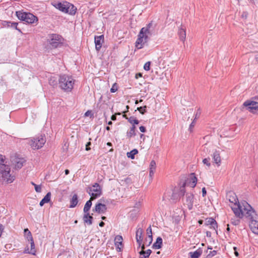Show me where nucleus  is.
Masks as SVG:
<instances>
[{"instance_id":"1","label":"nucleus","mask_w":258,"mask_h":258,"mask_svg":"<svg viewBox=\"0 0 258 258\" xmlns=\"http://www.w3.org/2000/svg\"><path fill=\"white\" fill-rule=\"evenodd\" d=\"M226 199L231 203V210H254L245 201L239 202L235 193L229 191L226 193Z\"/></svg>"},{"instance_id":"2","label":"nucleus","mask_w":258,"mask_h":258,"mask_svg":"<svg viewBox=\"0 0 258 258\" xmlns=\"http://www.w3.org/2000/svg\"><path fill=\"white\" fill-rule=\"evenodd\" d=\"M185 192V190L183 186L168 189L164 194L163 200L170 204L175 203L182 196H184Z\"/></svg>"},{"instance_id":"3","label":"nucleus","mask_w":258,"mask_h":258,"mask_svg":"<svg viewBox=\"0 0 258 258\" xmlns=\"http://www.w3.org/2000/svg\"><path fill=\"white\" fill-rule=\"evenodd\" d=\"M5 161V157L0 155V181L10 183L13 182L15 176L10 174L11 168Z\"/></svg>"},{"instance_id":"4","label":"nucleus","mask_w":258,"mask_h":258,"mask_svg":"<svg viewBox=\"0 0 258 258\" xmlns=\"http://www.w3.org/2000/svg\"><path fill=\"white\" fill-rule=\"evenodd\" d=\"M74 80L71 76L61 75L58 80L59 87L66 92H70L73 88Z\"/></svg>"},{"instance_id":"5","label":"nucleus","mask_w":258,"mask_h":258,"mask_svg":"<svg viewBox=\"0 0 258 258\" xmlns=\"http://www.w3.org/2000/svg\"><path fill=\"white\" fill-rule=\"evenodd\" d=\"M235 217L239 219H258V213L256 211H233Z\"/></svg>"},{"instance_id":"6","label":"nucleus","mask_w":258,"mask_h":258,"mask_svg":"<svg viewBox=\"0 0 258 258\" xmlns=\"http://www.w3.org/2000/svg\"><path fill=\"white\" fill-rule=\"evenodd\" d=\"M16 15L21 21H25L28 24H34L38 21V18L33 14L24 12L23 10L17 11Z\"/></svg>"},{"instance_id":"7","label":"nucleus","mask_w":258,"mask_h":258,"mask_svg":"<svg viewBox=\"0 0 258 258\" xmlns=\"http://www.w3.org/2000/svg\"><path fill=\"white\" fill-rule=\"evenodd\" d=\"M16 15L21 21H25L28 24H34L38 21V18L33 14L24 12L23 10L17 11Z\"/></svg>"},{"instance_id":"8","label":"nucleus","mask_w":258,"mask_h":258,"mask_svg":"<svg viewBox=\"0 0 258 258\" xmlns=\"http://www.w3.org/2000/svg\"><path fill=\"white\" fill-rule=\"evenodd\" d=\"M45 142V137L43 135H40L30 140L29 144L32 149H39L43 147Z\"/></svg>"},{"instance_id":"9","label":"nucleus","mask_w":258,"mask_h":258,"mask_svg":"<svg viewBox=\"0 0 258 258\" xmlns=\"http://www.w3.org/2000/svg\"><path fill=\"white\" fill-rule=\"evenodd\" d=\"M62 38L56 34H52L49 35L48 42L53 48H57L61 45Z\"/></svg>"},{"instance_id":"10","label":"nucleus","mask_w":258,"mask_h":258,"mask_svg":"<svg viewBox=\"0 0 258 258\" xmlns=\"http://www.w3.org/2000/svg\"><path fill=\"white\" fill-rule=\"evenodd\" d=\"M89 194L91 196L92 198L96 199L101 195V186L97 183H95L92 187H89Z\"/></svg>"},{"instance_id":"11","label":"nucleus","mask_w":258,"mask_h":258,"mask_svg":"<svg viewBox=\"0 0 258 258\" xmlns=\"http://www.w3.org/2000/svg\"><path fill=\"white\" fill-rule=\"evenodd\" d=\"M149 38L145 35L139 34L138 35V39L136 42V47L137 49L142 48L144 45L148 42Z\"/></svg>"},{"instance_id":"12","label":"nucleus","mask_w":258,"mask_h":258,"mask_svg":"<svg viewBox=\"0 0 258 258\" xmlns=\"http://www.w3.org/2000/svg\"><path fill=\"white\" fill-rule=\"evenodd\" d=\"M197 182V178L196 177L195 173H192L186 180L183 181L180 186H183L185 189V186L187 185L194 188L196 185Z\"/></svg>"},{"instance_id":"13","label":"nucleus","mask_w":258,"mask_h":258,"mask_svg":"<svg viewBox=\"0 0 258 258\" xmlns=\"http://www.w3.org/2000/svg\"><path fill=\"white\" fill-rule=\"evenodd\" d=\"M243 105L247 107V109L253 113L258 111V102L255 101H246L243 103Z\"/></svg>"},{"instance_id":"14","label":"nucleus","mask_w":258,"mask_h":258,"mask_svg":"<svg viewBox=\"0 0 258 258\" xmlns=\"http://www.w3.org/2000/svg\"><path fill=\"white\" fill-rule=\"evenodd\" d=\"M26 160L23 158L15 157L12 159V162L16 169H21L25 162Z\"/></svg>"},{"instance_id":"15","label":"nucleus","mask_w":258,"mask_h":258,"mask_svg":"<svg viewBox=\"0 0 258 258\" xmlns=\"http://www.w3.org/2000/svg\"><path fill=\"white\" fill-rule=\"evenodd\" d=\"M194 200V195L190 193H187L186 194V200L184 202V207H186L189 210H191L192 208Z\"/></svg>"},{"instance_id":"16","label":"nucleus","mask_w":258,"mask_h":258,"mask_svg":"<svg viewBox=\"0 0 258 258\" xmlns=\"http://www.w3.org/2000/svg\"><path fill=\"white\" fill-rule=\"evenodd\" d=\"M153 24L152 23H149L146 27L142 28L140 31V33L142 35L144 34L145 36H147V37L149 38V36L152 34V32L153 30H151V28L152 27Z\"/></svg>"},{"instance_id":"17","label":"nucleus","mask_w":258,"mask_h":258,"mask_svg":"<svg viewBox=\"0 0 258 258\" xmlns=\"http://www.w3.org/2000/svg\"><path fill=\"white\" fill-rule=\"evenodd\" d=\"M103 41L104 36L103 35L95 37V47L97 51L100 50Z\"/></svg>"},{"instance_id":"18","label":"nucleus","mask_w":258,"mask_h":258,"mask_svg":"<svg viewBox=\"0 0 258 258\" xmlns=\"http://www.w3.org/2000/svg\"><path fill=\"white\" fill-rule=\"evenodd\" d=\"M205 225L210 226L211 229L215 230L217 228L218 225L216 220L213 218H208L206 219Z\"/></svg>"},{"instance_id":"19","label":"nucleus","mask_w":258,"mask_h":258,"mask_svg":"<svg viewBox=\"0 0 258 258\" xmlns=\"http://www.w3.org/2000/svg\"><path fill=\"white\" fill-rule=\"evenodd\" d=\"M249 227L252 232L258 235V221L256 219H251L250 221Z\"/></svg>"},{"instance_id":"20","label":"nucleus","mask_w":258,"mask_h":258,"mask_svg":"<svg viewBox=\"0 0 258 258\" xmlns=\"http://www.w3.org/2000/svg\"><path fill=\"white\" fill-rule=\"evenodd\" d=\"M143 230L141 228H139L136 231V240L139 246H141L143 241L142 234Z\"/></svg>"},{"instance_id":"21","label":"nucleus","mask_w":258,"mask_h":258,"mask_svg":"<svg viewBox=\"0 0 258 258\" xmlns=\"http://www.w3.org/2000/svg\"><path fill=\"white\" fill-rule=\"evenodd\" d=\"M122 241L123 239L121 236L117 235L115 236L114 239L115 245L117 249H118V251L121 250V248L122 246Z\"/></svg>"},{"instance_id":"22","label":"nucleus","mask_w":258,"mask_h":258,"mask_svg":"<svg viewBox=\"0 0 258 258\" xmlns=\"http://www.w3.org/2000/svg\"><path fill=\"white\" fill-rule=\"evenodd\" d=\"M213 159L214 162L219 166L221 164V157L220 152L218 151H215L213 154Z\"/></svg>"},{"instance_id":"23","label":"nucleus","mask_w":258,"mask_h":258,"mask_svg":"<svg viewBox=\"0 0 258 258\" xmlns=\"http://www.w3.org/2000/svg\"><path fill=\"white\" fill-rule=\"evenodd\" d=\"M30 249L28 247L25 248L24 250V252L26 253H30L33 255L35 254V253L36 252L35 248V244L34 242V240H30Z\"/></svg>"},{"instance_id":"24","label":"nucleus","mask_w":258,"mask_h":258,"mask_svg":"<svg viewBox=\"0 0 258 258\" xmlns=\"http://www.w3.org/2000/svg\"><path fill=\"white\" fill-rule=\"evenodd\" d=\"M87 211H84L85 213L83 216V220L84 223L90 225L92 223L93 217L87 212Z\"/></svg>"},{"instance_id":"25","label":"nucleus","mask_w":258,"mask_h":258,"mask_svg":"<svg viewBox=\"0 0 258 258\" xmlns=\"http://www.w3.org/2000/svg\"><path fill=\"white\" fill-rule=\"evenodd\" d=\"M67 5L68 6L67 8V10L66 13H68L72 15H75L77 11V8H76V7H75L73 5L69 3L67 4Z\"/></svg>"},{"instance_id":"26","label":"nucleus","mask_w":258,"mask_h":258,"mask_svg":"<svg viewBox=\"0 0 258 258\" xmlns=\"http://www.w3.org/2000/svg\"><path fill=\"white\" fill-rule=\"evenodd\" d=\"M78 203V198L77 194H74L70 201V205L69 208H75Z\"/></svg>"},{"instance_id":"27","label":"nucleus","mask_w":258,"mask_h":258,"mask_svg":"<svg viewBox=\"0 0 258 258\" xmlns=\"http://www.w3.org/2000/svg\"><path fill=\"white\" fill-rule=\"evenodd\" d=\"M68 3V2H64L63 3H58L56 5L55 7L61 12L66 13Z\"/></svg>"},{"instance_id":"28","label":"nucleus","mask_w":258,"mask_h":258,"mask_svg":"<svg viewBox=\"0 0 258 258\" xmlns=\"http://www.w3.org/2000/svg\"><path fill=\"white\" fill-rule=\"evenodd\" d=\"M136 126L134 124L132 125V126L130 128V130L126 133V136L128 138H131L132 137L135 136L136 135Z\"/></svg>"},{"instance_id":"29","label":"nucleus","mask_w":258,"mask_h":258,"mask_svg":"<svg viewBox=\"0 0 258 258\" xmlns=\"http://www.w3.org/2000/svg\"><path fill=\"white\" fill-rule=\"evenodd\" d=\"M51 193L48 192L40 202V205L43 206L45 203H48L50 200Z\"/></svg>"},{"instance_id":"30","label":"nucleus","mask_w":258,"mask_h":258,"mask_svg":"<svg viewBox=\"0 0 258 258\" xmlns=\"http://www.w3.org/2000/svg\"><path fill=\"white\" fill-rule=\"evenodd\" d=\"M156 162L154 160L151 161L150 164V176H152L154 173V171L156 169Z\"/></svg>"},{"instance_id":"31","label":"nucleus","mask_w":258,"mask_h":258,"mask_svg":"<svg viewBox=\"0 0 258 258\" xmlns=\"http://www.w3.org/2000/svg\"><path fill=\"white\" fill-rule=\"evenodd\" d=\"M162 244V239L159 237L157 238L156 242L154 243L153 246L156 249H159L161 247Z\"/></svg>"},{"instance_id":"32","label":"nucleus","mask_w":258,"mask_h":258,"mask_svg":"<svg viewBox=\"0 0 258 258\" xmlns=\"http://www.w3.org/2000/svg\"><path fill=\"white\" fill-rule=\"evenodd\" d=\"M178 35L180 40L184 41L186 37L185 30L183 28H180L178 31Z\"/></svg>"},{"instance_id":"33","label":"nucleus","mask_w":258,"mask_h":258,"mask_svg":"<svg viewBox=\"0 0 258 258\" xmlns=\"http://www.w3.org/2000/svg\"><path fill=\"white\" fill-rule=\"evenodd\" d=\"M24 236L28 241L33 240L32 234L28 228L24 229Z\"/></svg>"},{"instance_id":"34","label":"nucleus","mask_w":258,"mask_h":258,"mask_svg":"<svg viewBox=\"0 0 258 258\" xmlns=\"http://www.w3.org/2000/svg\"><path fill=\"white\" fill-rule=\"evenodd\" d=\"M108 208H111V207H107L105 204L98 203L96 204L94 210H107Z\"/></svg>"},{"instance_id":"35","label":"nucleus","mask_w":258,"mask_h":258,"mask_svg":"<svg viewBox=\"0 0 258 258\" xmlns=\"http://www.w3.org/2000/svg\"><path fill=\"white\" fill-rule=\"evenodd\" d=\"M202 254V251L200 250H197L194 252H190L189 255L191 258H199Z\"/></svg>"},{"instance_id":"36","label":"nucleus","mask_w":258,"mask_h":258,"mask_svg":"<svg viewBox=\"0 0 258 258\" xmlns=\"http://www.w3.org/2000/svg\"><path fill=\"white\" fill-rule=\"evenodd\" d=\"M138 150L135 149L132 150L131 151L127 152L126 155L128 158H130L132 159H134L135 158V155L138 154Z\"/></svg>"},{"instance_id":"37","label":"nucleus","mask_w":258,"mask_h":258,"mask_svg":"<svg viewBox=\"0 0 258 258\" xmlns=\"http://www.w3.org/2000/svg\"><path fill=\"white\" fill-rule=\"evenodd\" d=\"M127 120L130 123L132 124V125L134 124L135 125V124H138L139 123V121L134 116H131L127 118Z\"/></svg>"},{"instance_id":"38","label":"nucleus","mask_w":258,"mask_h":258,"mask_svg":"<svg viewBox=\"0 0 258 258\" xmlns=\"http://www.w3.org/2000/svg\"><path fill=\"white\" fill-rule=\"evenodd\" d=\"M147 234L148 235L149 240V244H150L152 240V228H151V226H150L147 229Z\"/></svg>"},{"instance_id":"39","label":"nucleus","mask_w":258,"mask_h":258,"mask_svg":"<svg viewBox=\"0 0 258 258\" xmlns=\"http://www.w3.org/2000/svg\"><path fill=\"white\" fill-rule=\"evenodd\" d=\"M18 25V23H17V22L10 21V26L9 28H12L15 29L16 30H17L19 32H21V30L19 29L17 27Z\"/></svg>"},{"instance_id":"40","label":"nucleus","mask_w":258,"mask_h":258,"mask_svg":"<svg viewBox=\"0 0 258 258\" xmlns=\"http://www.w3.org/2000/svg\"><path fill=\"white\" fill-rule=\"evenodd\" d=\"M93 198H91L90 200L88 201L86 204L85 205V206L84 207L83 210H90L91 206H92V200H93Z\"/></svg>"},{"instance_id":"41","label":"nucleus","mask_w":258,"mask_h":258,"mask_svg":"<svg viewBox=\"0 0 258 258\" xmlns=\"http://www.w3.org/2000/svg\"><path fill=\"white\" fill-rule=\"evenodd\" d=\"M49 84L52 86H55L57 85V81L54 79V77H51L49 80Z\"/></svg>"},{"instance_id":"42","label":"nucleus","mask_w":258,"mask_h":258,"mask_svg":"<svg viewBox=\"0 0 258 258\" xmlns=\"http://www.w3.org/2000/svg\"><path fill=\"white\" fill-rule=\"evenodd\" d=\"M31 184L34 186L35 191L37 192H40L41 191V187L39 185H37L36 184L34 183L33 182H31Z\"/></svg>"},{"instance_id":"43","label":"nucleus","mask_w":258,"mask_h":258,"mask_svg":"<svg viewBox=\"0 0 258 258\" xmlns=\"http://www.w3.org/2000/svg\"><path fill=\"white\" fill-rule=\"evenodd\" d=\"M146 108H147V106L145 105L143 107L141 106V107H138L137 110L138 111H139L141 114H144L146 112Z\"/></svg>"},{"instance_id":"44","label":"nucleus","mask_w":258,"mask_h":258,"mask_svg":"<svg viewBox=\"0 0 258 258\" xmlns=\"http://www.w3.org/2000/svg\"><path fill=\"white\" fill-rule=\"evenodd\" d=\"M151 252H152V251L150 249H148L146 251L141 250L140 252V255L146 254V256L149 257V255H150V254L151 253Z\"/></svg>"},{"instance_id":"45","label":"nucleus","mask_w":258,"mask_h":258,"mask_svg":"<svg viewBox=\"0 0 258 258\" xmlns=\"http://www.w3.org/2000/svg\"><path fill=\"white\" fill-rule=\"evenodd\" d=\"M117 89H118L117 85L116 83H114L112 85V87H111V88L110 89V92L111 93H114V92H115L117 90Z\"/></svg>"},{"instance_id":"46","label":"nucleus","mask_w":258,"mask_h":258,"mask_svg":"<svg viewBox=\"0 0 258 258\" xmlns=\"http://www.w3.org/2000/svg\"><path fill=\"white\" fill-rule=\"evenodd\" d=\"M150 65H151V62L148 61L147 62L144 66V69L145 71H149L150 69Z\"/></svg>"},{"instance_id":"47","label":"nucleus","mask_w":258,"mask_h":258,"mask_svg":"<svg viewBox=\"0 0 258 258\" xmlns=\"http://www.w3.org/2000/svg\"><path fill=\"white\" fill-rule=\"evenodd\" d=\"M210 158H205L203 159V162L204 164L207 165L208 166H210L211 165V164L210 163Z\"/></svg>"},{"instance_id":"48","label":"nucleus","mask_w":258,"mask_h":258,"mask_svg":"<svg viewBox=\"0 0 258 258\" xmlns=\"http://www.w3.org/2000/svg\"><path fill=\"white\" fill-rule=\"evenodd\" d=\"M10 21H4L2 22V25L4 27L8 28L10 26Z\"/></svg>"},{"instance_id":"49","label":"nucleus","mask_w":258,"mask_h":258,"mask_svg":"<svg viewBox=\"0 0 258 258\" xmlns=\"http://www.w3.org/2000/svg\"><path fill=\"white\" fill-rule=\"evenodd\" d=\"M135 208L137 209H140L142 208V203L141 202H139L138 203H136V204L134 206Z\"/></svg>"},{"instance_id":"50","label":"nucleus","mask_w":258,"mask_h":258,"mask_svg":"<svg viewBox=\"0 0 258 258\" xmlns=\"http://www.w3.org/2000/svg\"><path fill=\"white\" fill-rule=\"evenodd\" d=\"M195 120H194L192 121V122L191 123V124H190V125H189V130L190 131V132H191V131H192V128L194 127V126H195Z\"/></svg>"},{"instance_id":"51","label":"nucleus","mask_w":258,"mask_h":258,"mask_svg":"<svg viewBox=\"0 0 258 258\" xmlns=\"http://www.w3.org/2000/svg\"><path fill=\"white\" fill-rule=\"evenodd\" d=\"M217 254V251L216 250L211 251L210 253L208 254V256H213Z\"/></svg>"},{"instance_id":"52","label":"nucleus","mask_w":258,"mask_h":258,"mask_svg":"<svg viewBox=\"0 0 258 258\" xmlns=\"http://www.w3.org/2000/svg\"><path fill=\"white\" fill-rule=\"evenodd\" d=\"M91 145V143L90 142H89L87 143L86 145V150L89 151L90 150V146Z\"/></svg>"},{"instance_id":"53","label":"nucleus","mask_w":258,"mask_h":258,"mask_svg":"<svg viewBox=\"0 0 258 258\" xmlns=\"http://www.w3.org/2000/svg\"><path fill=\"white\" fill-rule=\"evenodd\" d=\"M139 129H140V131L142 133H145L146 131V127L144 126H141L139 127Z\"/></svg>"},{"instance_id":"54","label":"nucleus","mask_w":258,"mask_h":258,"mask_svg":"<svg viewBox=\"0 0 258 258\" xmlns=\"http://www.w3.org/2000/svg\"><path fill=\"white\" fill-rule=\"evenodd\" d=\"M116 114L120 115V113H118L117 114H113L111 116V119L112 120H116Z\"/></svg>"},{"instance_id":"55","label":"nucleus","mask_w":258,"mask_h":258,"mask_svg":"<svg viewBox=\"0 0 258 258\" xmlns=\"http://www.w3.org/2000/svg\"><path fill=\"white\" fill-rule=\"evenodd\" d=\"M201 114V112L200 111L199 109L198 110L196 115H195V118L194 119V120H196L197 119V118H198L200 116V115Z\"/></svg>"},{"instance_id":"56","label":"nucleus","mask_w":258,"mask_h":258,"mask_svg":"<svg viewBox=\"0 0 258 258\" xmlns=\"http://www.w3.org/2000/svg\"><path fill=\"white\" fill-rule=\"evenodd\" d=\"M3 230H4V227L2 224H0V237L2 236V234L3 233Z\"/></svg>"},{"instance_id":"57","label":"nucleus","mask_w":258,"mask_h":258,"mask_svg":"<svg viewBox=\"0 0 258 258\" xmlns=\"http://www.w3.org/2000/svg\"><path fill=\"white\" fill-rule=\"evenodd\" d=\"M206 188L205 187H203L202 188V194H203V197H205L206 195Z\"/></svg>"},{"instance_id":"58","label":"nucleus","mask_w":258,"mask_h":258,"mask_svg":"<svg viewBox=\"0 0 258 258\" xmlns=\"http://www.w3.org/2000/svg\"><path fill=\"white\" fill-rule=\"evenodd\" d=\"M142 77V74L141 73H139L136 75V78H137V79H138L140 77Z\"/></svg>"},{"instance_id":"59","label":"nucleus","mask_w":258,"mask_h":258,"mask_svg":"<svg viewBox=\"0 0 258 258\" xmlns=\"http://www.w3.org/2000/svg\"><path fill=\"white\" fill-rule=\"evenodd\" d=\"M232 223L235 225H238L239 223V220H235L234 221H232Z\"/></svg>"},{"instance_id":"60","label":"nucleus","mask_w":258,"mask_h":258,"mask_svg":"<svg viewBox=\"0 0 258 258\" xmlns=\"http://www.w3.org/2000/svg\"><path fill=\"white\" fill-rule=\"evenodd\" d=\"M140 258H148V257L146 256V254H142V255H141Z\"/></svg>"},{"instance_id":"61","label":"nucleus","mask_w":258,"mask_h":258,"mask_svg":"<svg viewBox=\"0 0 258 258\" xmlns=\"http://www.w3.org/2000/svg\"><path fill=\"white\" fill-rule=\"evenodd\" d=\"M104 224H104V223L103 222H102H102H101L99 223V226H100V227H103V226H104Z\"/></svg>"},{"instance_id":"62","label":"nucleus","mask_w":258,"mask_h":258,"mask_svg":"<svg viewBox=\"0 0 258 258\" xmlns=\"http://www.w3.org/2000/svg\"><path fill=\"white\" fill-rule=\"evenodd\" d=\"M255 58L256 61L258 62V52L255 54Z\"/></svg>"},{"instance_id":"63","label":"nucleus","mask_w":258,"mask_h":258,"mask_svg":"<svg viewBox=\"0 0 258 258\" xmlns=\"http://www.w3.org/2000/svg\"><path fill=\"white\" fill-rule=\"evenodd\" d=\"M64 172H65V174H66V175L69 174V173H70V171H69V170H68V169H66V170H65V171H64Z\"/></svg>"},{"instance_id":"64","label":"nucleus","mask_w":258,"mask_h":258,"mask_svg":"<svg viewBox=\"0 0 258 258\" xmlns=\"http://www.w3.org/2000/svg\"><path fill=\"white\" fill-rule=\"evenodd\" d=\"M90 113V112L89 111H87L85 114V115L86 116H88L89 114Z\"/></svg>"}]
</instances>
